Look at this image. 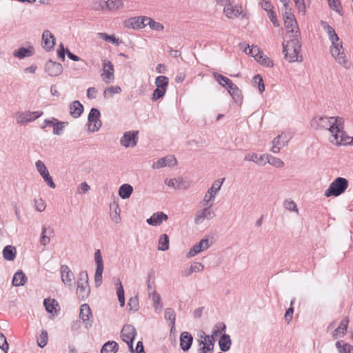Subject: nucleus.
Instances as JSON below:
<instances>
[{
    "label": "nucleus",
    "mask_w": 353,
    "mask_h": 353,
    "mask_svg": "<svg viewBox=\"0 0 353 353\" xmlns=\"http://www.w3.org/2000/svg\"><path fill=\"white\" fill-rule=\"evenodd\" d=\"M312 126L327 132L329 142L335 146L353 145V137L345 130V119L339 116H317L312 121Z\"/></svg>",
    "instance_id": "1"
},
{
    "label": "nucleus",
    "mask_w": 353,
    "mask_h": 353,
    "mask_svg": "<svg viewBox=\"0 0 353 353\" xmlns=\"http://www.w3.org/2000/svg\"><path fill=\"white\" fill-rule=\"evenodd\" d=\"M224 181V178H221L213 181L210 187L204 194L203 199L199 202L201 207L213 208Z\"/></svg>",
    "instance_id": "2"
},
{
    "label": "nucleus",
    "mask_w": 353,
    "mask_h": 353,
    "mask_svg": "<svg viewBox=\"0 0 353 353\" xmlns=\"http://www.w3.org/2000/svg\"><path fill=\"white\" fill-rule=\"evenodd\" d=\"M285 58L290 63L301 62L302 55L301 54V43L297 37H294L286 43H283Z\"/></svg>",
    "instance_id": "3"
},
{
    "label": "nucleus",
    "mask_w": 353,
    "mask_h": 353,
    "mask_svg": "<svg viewBox=\"0 0 353 353\" xmlns=\"http://www.w3.org/2000/svg\"><path fill=\"white\" fill-rule=\"evenodd\" d=\"M330 42L331 46L330 51L332 57L339 64L347 69L349 68L351 64L345 54L343 41L338 36L336 39L330 40Z\"/></svg>",
    "instance_id": "4"
},
{
    "label": "nucleus",
    "mask_w": 353,
    "mask_h": 353,
    "mask_svg": "<svg viewBox=\"0 0 353 353\" xmlns=\"http://www.w3.org/2000/svg\"><path fill=\"white\" fill-rule=\"evenodd\" d=\"M349 185L347 179L343 177H337L331 182L327 189L324 192L325 197L339 196L343 194Z\"/></svg>",
    "instance_id": "5"
},
{
    "label": "nucleus",
    "mask_w": 353,
    "mask_h": 353,
    "mask_svg": "<svg viewBox=\"0 0 353 353\" xmlns=\"http://www.w3.org/2000/svg\"><path fill=\"white\" fill-rule=\"evenodd\" d=\"M243 52L254 58V59L261 65L272 68L274 65L273 61L256 46H247L243 49Z\"/></svg>",
    "instance_id": "6"
},
{
    "label": "nucleus",
    "mask_w": 353,
    "mask_h": 353,
    "mask_svg": "<svg viewBox=\"0 0 353 353\" xmlns=\"http://www.w3.org/2000/svg\"><path fill=\"white\" fill-rule=\"evenodd\" d=\"M76 293L81 300H85L90 295V288L88 283V276L85 272L79 274Z\"/></svg>",
    "instance_id": "7"
},
{
    "label": "nucleus",
    "mask_w": 353,
    "mask_h": 353,
    "mask_svg": "<svg viewBox=\"0 0 353 353\" xmlns=\"http://www.w3.org/2000/svg\"><path fill=\"white\" fill-rule=\"evenodd\" d=\"M283 19L288 32L294 34V37H297L299 34V28L294 14L288 7L285 8Z\"/></svg>",
    "instance_id": "8"
},
{
    "label": "nucleus",
    "mask_w": 353,
    "mask_h": 353,
    "mask_svg": "<svg viewBox=\"0 0 353 353\" xmlns=\"http://www.w3.org/2000/svg\"><path fill=\"white\" fill-rule=\"evenodd\" d=\"M291 139L288 132H281L272 141L270 151L274 154L279 153L282 148L287 146Z\"/></svg>",
    "instance_id": "9"
},
{
    "label": "nucleus",
    "mask_w": 353,
    "mask_h": 353,
    "mask_svg": "<svg viewBox=\"0 0 353 353\" xmlns=\"http://www.w3.org/2000/svg\"><path fill=\"white\" fill-rule=\"evenodd\" d=\"M43 112L39 111H19L15 113V119L17 123L21 125H26L28 123L32 122L40 117Z\"/></svg>",
    "instance_id": "10"
},
{
    "label": "nucleus",
    "mask_w": 353,
    "mask_h": 353,
    "mask_svg": "<svg viewBox=\"0 0 353 353\" xmlns=\"http://www.w3.org/2000/svg\"><path fill=\"white\" fill-rule=\"evenodd\" d=\"M136 335L137 330L135 327L132 325L126 324L121 329L120 336L122 341L127 343L131 352H134L132 343Z\"/></svg>",
    "instance_id": "11"
},
{
    "label": "nucleus",
    "mask_w": 353,
    "mask_h": 353,
    "mask_svg": "<svg viewBox=\"0 0 353 353\" xmlns=\"http://www.w3.org/2000/svg\"><path fill=\"white\" fill-rule=\"evenodd\" d=\"M88 131L93 133L99 130L102 125L100 120V112L97 108H92L88 117Z\"/></svg>",
    "instance_id": "12"
},
{
    "label": "nucleus",
    "mask_w": 353,
    "mask_h": 353,
    "mask_svg": "<svg viewBox=\"0 0 353 353\" xmlns=\"http://www.w3.org/2000/svg\"><path fill=\"white\" fill-rule=\"evenodd\" d=\"M216 214L213 208L208 207H201L194 214V223L196 225H200L204 223L205 220H210L215 217Z\"/></svg>",
    "instance_id": "13"
},
{
    "label": "nucleus",
    "mask_w": 353,
    "mask_h": 353,
    "mask_svg": "<svg viewBox=\"0 0 353 353\" xmlns=\"http://www.w3.org/2000/svg\"><path fill=\"white\" fill-rule=\"evenodd\" d=\"M114 70L113 64L108 60H103L102 63V72L101 74L103 81L110 84L114 80Z\"/></svg>",
    "instance_id": "14"
},
{
    "label": "nucleus",
    "mask_w": 353,
    "mask_h": 353,
    "mask_svg": "<svg viewBox=\"0 0 353 353\" xmlns=\"http://www.w3.org/2000/svg\"><path fill=\"white\" fill-rule=\"evenodd\" d=\"M138 131L125 132L120 139V143L124 148H134L138 142Z\"/></svg>",
    "instance_id": "15"
},
{
    "label": "nucleus",
    "mask_w": 353,
    "mask_h": 353,
    "mask_svg": "<svg viewBox=\"0 0 353 353\" xmlns=\"http://www.w3.org/2000/svg\"><path fill=\"white\" fill-rule=\"evenodd\" d=\"M210 245V240L208 238L201 239L199 243L194 244L186 254V258L190 259L196 254L206 250Z\"/></svg>",
    "instance_id": "16"
},
{
    "label": "nucleus",
    "mask_w": 353,
    "mask_h": 353,
    "mask_svg": "<svg viewBox=\"0 0 353 353\" xmlns=\"http://www.w3.org/2000/svg\"><path fill=\"white\" fill-rule=\"evenodd\" d=\"M60 274L63 284L69 288H72L74 282V275L70 268L66 265H62L60 268Z\"/></svg>",
    "instance_id": "17"
},
{
    "label": "nucleus",
    "mask_w": 353,
    "mask_h": 353,
    "mask_svg": "<svg viewBox=\"0 0 353 353\" xmlns=\"http://www.w3.org/2000/svg\"><path fill=\"white\" fill-rule=\"evenodd\" d=\"M79 318L85 324L86 328L91 327L92 325V313L90 306L84 303L80 307Z\"/></svg>",
    "instance_id": "18"
},
{
    "label": "nucleus",
    "mask_w": 353,
    "mask_h": 353,
    "mask_svg": "<svg viewBox=\"0 0 353 353\" xmlns=\"http://www.w3.org/2000/svg\"><path fill=\"white\" fill-rule=\"evenodd\" d=\"M164 183L174 190H186L189 188V183L182 177L165 179Z\"/></svg>",
    "instance_id": "19"
},
{
    "label": "nucleus",
    "mask_w": 353,
    "mask_h": 353,
    "mask_svg": "<svg viewBox=\"0 0 353 353\" xmlns=\"http://www.w3.org/2000/svg\"><path fill=\"white\" fill-rule=\"evenodd\" d=\"M199 345H202L200 349V353H212L214 349V343L212 341V337L210 335H205L203 332L200 335V339L199 340Z\"/></svg>",
    "instance_id": "20"
},
{
    "label": "nucleus",
    "mask_w": 353,
    "mask_h": 353,
    "mask_svg": "<svg viewBox=\"0 0 353 353\" xmlns=\"http://www.w3.org/2000/svg\"><path fill=\"white\" fill-rule=\"evenodd\" d=\"M266 153L258 154L254 152H249L244 156V161L248 162H253L259 166H264L265 165Z\"/></svg>",
    "instance_id": "21"
},
{
    "label": "nucleus",
    "mask_w": 353,
    "mask_h": 353,
    "mask_svg": "<svg viewBox=\"0 0 353 353\" xmlns=\"http://www.w3.org/2000/svg\"><path fill=\"white\" fill-rule=\"evenodd\" d=\"M55 43L54 36L50 30H45L42 33V47L46 51H50L54 48Z\"/></svg>",
    "instance_id": "22"
},
{
    "label": "nucleus",
    "mask_w": 353,
    "mask_h": 353,
    "mask_svg": "<svg viewBox=\"0 0 353 353\" xmlns=\"http://www.w3.org/2000/svg\"><path fill=\"white\" fill-rule=\"evenodd\" d=\"M176 164V160L173 156H167L154 161L152 168L154 170L161 169L164 167H172Z\"/></svg>",
    "instance_id": "23"
},
{
    "label": "nucleus",
    "mask_w": 353,
    "mask_h": 353,
    "mask_svg": "<svg viewBox=\"0 0 353 353\" xmlns=\"http://www.w3.org/2000/svg\"><path fill=\"white\" fill-rule=\"evenodd\" d=\"M45 70L50 77H57L62 73L63 66L61 63L49 60L46 63Z\"/></svg>",
    "instance_id": "24"
},
{
    "label": "nucleus",
    "mask_w": 353,
    "mask_h": 353,
    "mask_svg": "<svg viewBox=\"0 0 353 353\" xmlns=\"http://www.w3.org/2000/svg\"><path fill=\"white\" fill-rule=\"evenodd\" d=\"M223 13L228 19H234L239 17L242 13V8L238 6H233L232 2L225 4Z\"/></svg>",
    "instance_id": "25"
},
{
    "label": "nucleus",
    "mask_w": 353,
    "mask_h": 353,
    "mask_svg": "<svg viewBox=\"0 0 353 353\" xmlns=\"http://www.w3.org/2000/svg\"><path fill=\"white\" fill-rule=\"evenodd\" d=\"M348 324L349 319L348 317L345 316L341 320L338 327L334 330L332 333V337L334 339L343 337L347 333Z\"/></svg>",
    "instance_id": "26"
},
{
    "label": "nucleus",
    "mask_w": 353,
    "mask_h": 353,
    "mask_svg": "<svg viewBox=\"0 0 353 353\" xmlns=\"http://www.w3.org/2000/svg\"><path fill=\"white\" fill-rule=\"evenodd\" d=\"M204 265L201 262L194 261L190 263V265L186 268L181 271V275L184 277H189L194 273H199L203 271Z\"/></svg>",
    "instance_id": "27"
},
{
    "label": "nucleus",
    "mask_w": 353,
    "mask_h": 353,
    "mask_svg": "<svg viewBox=\"0 0 353 353\" xmlns=\"http://www.w3.org/2000/svg\"><path fill=\"white\" fill-rule=\"evenodd\" d=\"M168 216L166 214L163 212H158L154 213L149 219L146 220L148 224L152 226H159L162 224L163 222L167 221Z\"/></svg>",
    "instance_id": "28"
},
{
    "label": "nucleus",
    "mask_w": 353,
    "mask_h": 353,
    "mask_svg": "<svg viewBox=\"0 0 353 353\" xmlns=\"http://www.w3.org/2000/svg\"><path fill=\"white\" fill-rule=\"evenodd\" d=\"M110 208L111 210L110 213V217L111 221L116 224L120 223L121 221V210L120 209L119 203L117 202L114 201L112 204H110Z\"/></svg>",
    "instance_id": "29"
},
{
    "label": "nucleus",
    "mask_w": 353,
    "mask_h": 353,
    "mask_svg": "<svg viewBox=\"0 0 353 353\" xmlns=\"http://www.w3.org/2000/svg\"><path fill=\"white\" fill-rule=\"evenodd\" d=\"M228 93L230 94L233 100L239 104H241L243 101V95L241 90L234 84L227 87Z\"/></svg>",
    "instance_id": "30"
},
{
    "label": "nucleus",
    "mask_w": 353,
    "mask_h": 353,
    "mask_svg": "<svg viewBox=\"0 0 353 353\" xmlns=\"http://www.w3.org/2000/svg\"><path fill=\"white\" fill-rule=\"evenodd\" d=\"M192 336L188 332H183L180 336V346L183 351H188L192 343Z\"/></svg>",
    "instance_id": "31"
},
{
    "label": "nucleus",
    "mask_w": 353,
    "mask_h": 353,
    "mask_svg": "<svg viewBox=\"0 0 353 353\" xmlns=\"http://www.w3.org/2000/svg\"><path fill=\"white\" fill-rule=\"evenodd\" d=\"M46 311L52 314L56 315L59 310V304L55 299H46L43 302Z\"/></svg>",
    "instance_id": "32"
},
{
    "label": "nucleus",
    "mask_w": 353,
    "mask_h": 353,
    "mask_svg": "<svg viewBox=\"0 0 353 353\" xmlns=\"http://www.w3.org/2000/svg\"><path fill=\"white\" fill-rule=\"evenodd\" d=\"M123 0H107V12H114L124 8Z\"/></svg>",
    "instance_id": "33"
},
{
    "label": "nucleus",
    "mask_w": 353,
    "mask_h": 353,
    "mask_svg": "<svg viewBox=\"0 0 353 353\" xmlns=\"http://www.w3.org/2000/svg\"><path fill=\"white\" fill-rule=\"evenodd\" d=\"M34 53V48L30 46L28 48H20L13 52V56L18 59H22L26 57H29Z\"/></svg>",
    "instance_id": "34"
},
{
    "label": "nucleus",
    "mask_w": 353,
    "mask_h": 353,
    "mask_svg": "<svg viewBox=\"0 0 353 353\" xmlns=\"http://www.w3.org/2000/svg\"><path fill=\"white\" fill-rule=\"evenodd\" d=\"M83 111V106L79 101H74L70 105V114L74 119L79 118Z\"/></svg>",
    "instance_id": "35"
},
{
    "label": "nucleus",
    "mask_w": 353,
    "mask_h": 353,
    "mask_svg": "<svg viewBox=\"0 0 353 353\" xmlns=\"http://www.w3.org/2000/svg\"><path fill=\"white\" fill-rule=\"evenodd\" d=\"M133 192V187L128 183L121 185L118 190L119 196L122 199H129Z\"/></svg>",
    "instance_id": "36"
},
{
    "label": "nucleus",
    "mask_w": 353,
    "mask_h": 353,
    "mask_svg": "<svg viewBox=\"0 0 353 353\" xmlns=\"http://www.w3.org/2000/svg\"><path fill=\"white\" fill-rule=\"evenodd\" d=\"M17 250L12 245H6L3 250V256L5 260L12 261L16 258Z\"/></svg>",
    "instance_id": "37"
},
{
    "label": "nucleus",
    "mask_w": 353,
    "mask_h": 353,
    "mask_svg": "<svg viewBox=\"0 0 353 353\" xmlns=\"http://www.w3.org/2000/svg\"><path fill=\"white\" fill-rule=\"evenodd\" d=\"M170 247V240L169 237L166 234H161L159 235L158 239V247L157 250L159 251H166L169 249Z\"/></svg>",
    "instance_id": "38"
},
{
    "label": "nucleus",
    "mask_w": 353,
    "mask_h": 353,
    "mask_svg": "<svg viewBox=\"0 0 353 353\" xmlns=\"http://www.w3.org/2000/svg\"><path fill=\"white\" fill-rule=\"evenodd\" d=\"M26 281L27 277L25 274L21 270H19L14 274L12 285L17 287L22 286Z\"/></svg>",
    "instance_id": "39"
},
{
    "label": "nucleus",
    "mask_w": 353,
    "mask_h": 353,
    "mask_svg": "<svg viewBox=\"0 0 353 353\" xmlns=\"http://www.w3.org/2000/svg\"><path fill=\"white\" fill-rule=\"evenodd\" d=\"M335 346L339 353H353V346L344 341H338Z\"/></svg>",
    "instance_id": "40"
},
{
    "label": "nucleus",
    "mask_w": 353,
    "mask_h": 353,
    "mask_svg": "<svg viewBox=\"0 0 353 353\" xmlns=\"http://www.w3.org/2000/svg\"><path fill=\"white\" fill-rule=\"evenodd\" d=\"M122 89L119 85H112L105 88L103 90V97L105 99H110L114 94H119L121 93Z\"/></svg>",
    "instance_id": "41"
},
{
    "label": "nucleus",
    "mask_w": 353,
    "mask_h": 353,
    "mask_svg": "<svg viewBox=\"0 0 353 353\" xmlns=\"http://www.w3.org/2000/svg\"><path fill=\"white\" fill-rule=\"evenodd\" d=\"M152 306L157 313H160L163 309V303L159 294L156 291L152 293Z\"/></svg>",
    "instance_id": "42"
},
{
    "label": "nucleus",
    "mask_w": 353,
    "mask_h": 353,
    "mask_svg": "<svg viewBox=\"0 0 353 353\" xmlns=\"http://www.w3.org/2000/svg\"><path fill=\"white\" fill-rule=\"evenodd\" d=\"M123 25L127 28L141 29V26L139 22V17H132L125 19L123 21Z\"/></svg>",
    "instance_id": "43"
},
{
    "label": "nucleus",
    "mask_w": 353,
    "mask_h": 353,
    "mask_svg": "<svg viewBox=\"0 0 353 353\" xmlns=\"http://www.w3.org/2000/svg\"><path fill=\"white\" fill-rule=\"evenodd\" d=\"M320 25L326 32L330 41L336 39L338 35L336 33L334 29L332 26H330L327 22L324 21H321Z\"/></svg>",
    "instance_id": "44"
},
{
    "label": "nucleus",
    "mask_w": 353,
    "mask_h": 353,
    "mask_svg": "<svg viewBox=\"0 0 353 353\" xmlns=\"http://www.w3.org/2000/svg\"><path fill=\"white\" fill-rule=\"evenodd\" d=\"M232 342L230 337L228 334H223L219 341L220 349L223 352H226L230 350Z\"/></svg>",
    "instance_id": "45"
},
{
    "label": "nucleus",
    "mask_w": 353,
    "mask_h": 353,
    "mask_svg": "<svg viewBox=\"0 0 353 353\" xmlns=\"http://www.w3.org/2000/svg\"><path fill=\"white\" fill-rule=\"evenodd\" d=\"M268 163L277 168H281L284 166V163L281 159L266 153L265 164Z\"/></svg>",
    "instance_id": "46"
},
{
    "label": "nucleus",
    "mask_w": 353,
    "mask_h": 353,
    "mask_svg": "<svg viewBox=\"0 0 353 353\" xmlns=\"http://www.w3.org/2000/svg\"><path fill=\"white\" fill-rule=\"evenodd\" d=\"M118 350V344L115 341H108L101 350V353H116Z\"/></svg>",
    "instance_id": "47"
},
{
    "label": "nucleus",
    "mask_w": 353,
    "mask_h": 353,
    "mask_svg": "<svg viewBox=\"0 0 353 353\" xmlns=\"http://www.w3.org/2000/svg\"><path fill=\"white\" fill-rule=\"evenodd\" d=\"M299 13L305 15L307 8L310 5V0H294Z\"/></svg>",
    "instance_id": "48"
},
{
    "label": "nucleus",
    "mask_w": 353,
    "mask_h": 353,
    "mask_svg": "<svg viewBox=\"0 0 353 353\" xmlns=\"http://www.w3.org/2000/svg\"><path fill=\"white\" fill-rule=\"evenodd\" d=\"M212 74L216 81L219 83V84L223 87H225L226 89L227 87H229L233 84L230 79L217 72H214L212 73Z\"/></svg>",
    "instance_id": "49"
},
{
    "label": "nucleus",
    "mask_w": 353,
    "mask_h": 353,
    "mask_svg": "<svg viewBox=\"0 0 353 353\" xmlns=\"http://www.w3.org/2000/svg\"><path fill=\"white\" fill-rule=\"evenodd\" d=\"M98 37L106 41H108L116 46H119L121 43V41L119 38H116L114 35H109L105 32L98 33Z\"/></svg>",
    "instance_id": "50"
},
{
    "label": "nucleus",
    "mask_w": 353,
    "mask_h": 353,
    "mask_svg": "<svg viewBox=\"0 0 353 353\" xmlns=\"http://www.w3.org/2000/svg\"><path fill=\"white\" fill-rule=\"evenodd\" d=\"M117 294L118 296L119 305L121 307H123L125 305V294L124 290L121 281H119L117 284Z\"/></svg>",
    "instance_id": "51"
},
{
    "label": "nucleus",
    "mask_w": 353,
    "mask_h": 353,
    "mask_svg": "<svg viewBox=\"0 0 353 353\" xmlns=\"http://www.w3.org/2000/svg\"><path fill=\"white\" fill-rule=\"evenodd\" d=\"M225 328L226 326L223 323H219L215 325L213 328L212 335L210 336V337H212V341L214 342L215 339L219 336Z\"/></svg>",
    "instance_id": "52"
},
{
    "label": "nucleus",
    "mask_w": 353,
    "mask_h": 353,
    "mask_svg": "<svg viewBox=\"0 0 353 353\" xmlns=\"http://www.w3.org/2000/svg\"><path fill=\"white\" fill-rule=\"evenodd\" d=\"M107 0H94L92 3V8L94 11L107 12Z\"/></svg>",
    "instance_id": "53"
},
{
    "label": "nucleus",
    "mask_w": 353,
    "mask_h": 353,
    "mask_svg": "<svg viewBox=\"0 0 353 353\" xmlns=\"http://www.w3.org/2000/svg\"><path fill=\"white\" fill-rule=\"evenodd\" d=\"M128 307L130 312H137L139 308V298L137 296L131 297L128 302Z\"/></svg>",
    "instance_id": "54"
},
{
    "label": "nucleus",
    "mask_w": 353,
    "mask_h": 353,
    "mask_svg": "<svg viewBox=\"0 0 353 353\" xmlns=\"http://www.w3.org/2000/svg\"><path fill=\"white\" fill-rule=\"evenodd\" d=\"M283 206L285 209L288 210L289 212H294L296 214H299V209L297 205L294 201L291 199L285 200L283 203Z\"/></svg>",
    "instance_id": "55"
},
{
    "label": "nucleus",
    "mask_w": 353,
    "mask_h": 353,
    "mask_svg": "<svg viewBox=\"0 0 353 353\" xmlns=\"http://www.w3.org/2000/svg\"><path fill=\"white\" fill-rule=\"evenodd\" d=\"M154 83L156 87L167 90L168 78L165 76H159L156 78Z\"/></svg>",
    "instance_id": "56"
},
{
    "label": "nucleus",
    "mask_w": 353,
    "mask_h": 353,
    "mask_svg": "<svg viewBox=\"0 0 353 353\" xmlns=\"http://www.w3.org/2000/svg\"><path fill=\"white\" fill-rule=\"evenodd\" d=\"M34 209L39 212L45 211L46 208V203L42 198L34 199Z\"/></svg>",
    "instance_id": "57"
},
{
    "label": "nucleus",
    "mask_w": 353,
    "mask_h": 353,
    "mask_svg": "<svg viewBox=\"0 0 353 353\" xmlns=\"http://www.w3.org/2000/svg\"><path fill=\"white\" fill-rule=\"evenodd\" d=\"M55 122L54 127L53 128V134L60 135L63 129L68 125V122H62L59 121H54Z\"/></svg>",
    "instance_id": "58"
},
{
    "label": "nucleus",
    "mask_w": 353,
    "mask_h": 353,
    "mask_svg": "<svg viewBox=\"0 0 353 353\" xmlns=\"http://www.w3.org/2000/svg\"><path fill=\"white\" fill-rule=\"evenodd\" d=\"M94 261L97 268L104 269L103 261L100 250H97L94 252Z\"/></svg>",
    "instance_id": "59"
},
{
    "label": "nucleus",
    "mask_w": 353,
    "mask_h": 353,
    "mask_svg": "<svg viewBox=\"0 0 353 353\" xmlns=\"http://www.w3.org/2000/svg\"><path fill=\"white\" fill-rule=\"evenodd\" d=\"M166 90H165V89H163V88L157 87V88L154 90V92L152 93V95L151 97L152 101H156L159 99L162 98L165 95Z\"/></svg>",
    "instance_id": "60"
},
{
    "label": "nucleus",
    "mask_w": 353,
    "mask_h": 353,
    "mask_svg": "<svg viewBox=\"0 0 353 353\" xmlns=\"http://www.w3.org/2000/svg\"><path fill=\"white\" fill-rule=\"evenodd\" d=\"M35 167L40 176H42V174H45L48 172V170L45 163L41 160H37L35 162Z\"/></svg>",
    "instance_id": "61"
},
{
    "label": "nucleus",
    "mask_w": 353,
    "mask_h": 353,
    "mask_svg": "<svg viewBox=\"0 0 353 353\" xmlns=\"http://www.w3.org/2000/svg\"><path fill=\"white\" fill-rule=\"evenodd\" d=\"M90 190V186L86 182H81L77 188V194H84L88 192Z\"/></svg>",
    "instance_id": "62"
},
{
    "label": "nucleus",
    "mask_w": 353,
    "mask_h": 353,
    "mask_svg": "<svg viewBox=\"0 0 353 353\" xmlns=\"http://www.w3.org/2000/svg\"><path fill=\"white\" fill-rule=\"evenodd\" d=\"M48 342V332L46 330L41 331L37 339V343L39 347H43Z\"/></svg>",
    "instance_id": "63"
},
{
    "label": "nucleus",
    "mask_w": 353,
    "mask_h": 353,
    "mask_svg": "<svg viewBox=\"0 0 353 353\" xmlns=\"http://www.w3.org/2000/svg\"><path fill=\"white\" fill-rule=\"evenodd\" d=\"M165 318L170 321V323L172 324V327L174 325L175 322V313L174 311L171 308H167L165 310Z\"/></svg>",
    "instance_id": "64"
}]
</instances>
